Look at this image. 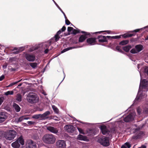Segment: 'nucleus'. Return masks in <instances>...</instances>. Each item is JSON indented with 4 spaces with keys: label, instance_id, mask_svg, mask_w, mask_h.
Returning <instances> with one entry per match:
<instances>
[{
    "label": "nucleus",
    "instance_id": "nucleus-4",
    "mask_svg": "<svg viewBox=\"0 0 148 148\" xmlns=\"http://www.w3.org/2000/svg\"><path fill=\"white\" fill-rule=\"evenodd\" d=\"M51 43V41H48L44 42L39 45L40 47H41L42 49H44L45 53L47 54L49 50H51L53 48L52 47H51L50 48H49Z\"/></svg>",
    "mask_w": 148,
    "mask_h": 148
},
{
    "label": "nucleus",
    "instance_id": "nucleus-50",
    "mask_svg": "<svg viewBox=\"0 0 148 148\" xmlns=\"http://www.w3.org/2000/svg\"><path fill=\"white\" fill-rule=\"evenodd\" d=\"M27 123L29 125H33L34 123V122L31 121H27Z\"/></svg>",
    "mask_w": 148,
    "mask_h": 148
},
{
    "label": "nucleus",
    "instance_id": "nucleus-46",
    "mask_svg": "<svg viewBox=\"0 0 148 148\" xmlns=\"http://www.w3.org/2000/svg\"><path fill=\"white\" fill-rule=\"evenodd\" d=\"M4 99L3 97H0V106H1L2 103L3 102Z\"/></svg>",
    "mask_w": 148,
    "mask_h": 148
},
{
    "label": "nucleus",
    "instance_id": "nucleus-47",
    "mask_svg": "<svg viewBox=\"0 0 148 148\" xmlns=\"http://www.w3.org/2000/svg\"><path fill=\"white\" fill-rule=\"evenodd\" d=\"M116 50L118 51L119 52H121L122 51L120 47L119 46H117L116 47Z\"/></svg>",
    "mask_w": 148,
    "mask_h": 148
},
{
    "label": "nucleus",
    "instance_id": "nucleus-41",
    "mask_svg": "<svg viewBox=\"0 0 148 148\" xmlns=\"http://www.w3.org/2000/svg\"><path fill=\"white\" fill-rule=\"evenodd\" d=\"M109 31H100V32H95L94 33H91V34H96L97 33H101L102 32H107L108 33H109Z\"/></svg>",
    "mask_w": 148,
    "mask_h": 148
},
{
    "label": "nucleus",
    "instance_id": "nucleus-23",
    "mask_svg": "<svg viewBox=\"0 0 148 148\" xmlns=\"http://www.w3.org/2000/svg\"><path fill=\"white\" fill-rule=\"evenodd\" d=\"M50 114V112L49 111H47L44 113L42 114H41V119H48L49 117L47 116Z\"/></svg>",
    "mask_w": 148,
    "mask_h": 148
},
{
    "label": "nucleus",
    "instance_id": "nucleus-45",
    "mask_svg": "<svg viewBox=\"0 0 148 148\" xmlns=\"http://www.w3.org/2000/svg\"><path fill=\"white\" fill-rule=\"evenodd\" d=\"M111 37L114 39H118L121 38V36H112Z\"/></svg>",
    "mask_w": 148,
    "mask_h": 148
},
{
    "label": "nucleus",
    "instance_id": "nucleus-16",
    "mask_svg": "<svg viewBox=\"0 0 148 148\" xmlns=\"http://www.w3.org/2000/svg\"><path fill=\"white\" fill-rule=\"evenodd\" d=\"M64 129L68 132L72 133L74 131L75 128L72 125H67L64 127Z\"/></svg>",
    "mask_w": 148,
    "mask_h": 148
},
{
    "label": "nucleus",
    "instance_id": "nucleus-37",
    "mask_svg": "<svg viewBox=\"0 0 148 148\" xmlns=\"http://www.w3.org/2000/svg\"><path fill=\"white\" fill-rule=\"evenodd\" d=\"M20 50V49H18L17 48L15 47L13 49L12 51H15V52H13L12 53H14L15 54H18L19 53V51Z\"/></svg>",
    "mask_w": 148,
    "mask_h": 148
},
{
    "label": "nucleus",
    "instance_id": "nucleus-36",
    "mask_svg": "<svg viewBox=\"0 0 148 148\" xmlns=\"http://www.w3.org/2000/svg\"><path fill=\"white\" fill-rule=\"evenodd\" d=\"M129 42V41L128 40H125L121 41L119 43V44L121 45H124L127 44Z\"/></svg>",
    "mask_w": 148,
    "mask_h": 148
},
{
    "label": "nucleus",
    "instance_id": "nucleus-19",
    "mask_svg": "<svg viewBox=\"0 0 148 148\" xmlns=\"http://www.w3.org/2000/svg\"><path fill=\"white\" fill-rule=\"evenodd\" d=\"M111 37L110 36H98V41L100 42H103L107 41V38Z\"/></svg>",
    "mask_w": 148,
    "mask_h": 148
},
{
    "label": "nucleus",
    "instance_id": "nucleus-14",
    "mask_svg": "<svg viewBox=\"0 0 148 148\" xmlns=\"http://www.w3.org/2000/svg\"><path fill=\"white\" fill-rule=\"evenodd\" d=\"M66 143L64 140H59L57 142V146L58 148H65Z\"/></svg>",
    "mask_w": 148,
    "mask_h": 148
},
{
    "label": "nucleus",
    "instance_id": "nucleus-32",
    "mask_svg": "<svg viewBox=\"0 0 148 148\" xmlns=\"http://www.w3.org/2000/svg\"><path fill=\"white\" fill-rule=\"evenodd\" d=\"M14 93V92L13 91H8L7 92H4V95L6 96H8L9 95H13Z\"/></svg>",
    "mask_w": 148,
    "mask_h": 148
},
{
    "label": "nucleus",
    "instance_id": "nucleus-63",
    "mask_svg": "<svg viewBox=\"0 0 148 148\" xmlns=\"http://www.w3.org/2000/svg\"><path fill=\"white\" fill-rule=\"evenodd\" d=\"M43 94L44 95H46V94H45V92H43Z\"/></svg>",
    "mask_w": 148,
    "mask_h": 148
},
{
    "label": "nucleus",
    "instance_id": "nucleus-1",
    "mask_svg": "<svg viewBox=\"0 0 148 148\" xmlns=\"http://www.w3.org/2000/svg\"><path fill=\"white\" fill-rule=\"evenodd\" d=\"M141 78V75L140 72L139 71ZM148 82L145 79H144L142 81L141 80V78L139 86V88L138 91L137 95L135 101H140L146 97H147V95L145 94V92H143L141 94L140 93L141 88V87L143 90L144 91H147L148 90Z\"/></svg>",
    "mask_w": 148,
    "mask_h": 148
},
{
    "label": "nucleus",
    "instance_id": "nucleus-62",
    "mask_svg": "<svg viewBox=\"0 0 148 148\" xmlns=\"http://www.w3.org/2000/svg\"><path fill=\"white\" fill-rule=\"evenodd\" d=\"M22 85V84H19V85H18V86H21Z\"/></svg>",
    "mask_w": 148,
    "mask_h": 148
},
{
    "label": "nucleus",
    "instance_id": "nucleus-7",
    "mask_svg": "<svg viewBox=\"0 0 148 148\" xmlns=\"http://www.w3.org/2000/svg\"><path fill=\"white\" fill-rule=\"evenodd\" d=\"M98 142L104 146H108L110 145L109 140L107 137H103L99 138Z\"/></svg>",
    "mask_w": 148,
    "mask_h": 148
},
{
    "label": "nucleus",
    "instance_id": "nucleus-3",
    "mask_svg": "<svg viewBox=\"0 0 148 148\" xmlns=\"http://www.w3.org/2000/svg\"><path fill=\"white\" fill-rule=\"evenodd\" d=\"M27 101L30 103H36L38 102L39 97L38 96L33 92H29L28 93L27 97Z\"/></svg>",
    "mask_w": 148,
    "mask_h": 148
},
{
    "label": "nucleus",
    "instance_id": "nucleus-9",
    "mask_svg": "<svg viewBox=\"0 0 148 148\" xmlns=\"http://www.w3.org/2000/svg\"><path fill=\"white\" fill-rule=\"evenodd\" d=\"M26 148H36L37 147L35 143L31 140H28L26 141Z\"/></svg>",
    "mask_w": 148,
    "mask_h": 148
},
{
    "label": "nucleus",
    "instance_id": "nucleus-5",
    "mask_svg": "<svg viewBox=\"0 0 148 148\" xmlns=\"http://www.w3.org/2000/svg\"><path fill=\"white\" fill-rule=\"evenodd\" d=\"M24 143L23 137L21 136L16 141L12 144V146L14 148H18L20 146V144L23 145H24Z\"/></svg>",
    "mask_w": 148,
    "mask_h": 148
},
{
    "label": "nucleus",
    "instance_id": "nucleus-56",
    "mask_svg": "<svg viewBox=\"0 0 148 148\" xmlns=\"http://www.w3.org/2000/svg\"><path fill=\"white\" fill-rule=\"evenodd\" d=\"M121 148H127V147L125 145H123L121 146Z\"/></svg>",
    "mask_w": 148,
    "mask_h": 148
},
{
    "label": "nucleus",
    "instance_id": "nucleus-13",
    "mask_svg": "<svg viewBox=\"0 0 148 148\" xmlns=\"http://www.w3.org/2000/svg\"><path fill=\"white\" fill-rule=\"evenodd\" d=\"M81 33L84 34L85 36L81 35L79 37V42H83L86 39L87 37L86 36L91 35V34L89 32H87L84 31H82Z\"/></svg>",
    "mask_w": 148,
    "mask_h": 148
},
{
    "label": "nucleus",
    "instance_id": "nucleus-31",
    "mask_svg": "<svg viewBox=\"0 0 148 148\" xmlns=\"http://www.w3.org/2000/svg\"><path fill=\"white\" fill-rule=\"evenodd\" d=\"M52 107L54 111L56 114H58L59 113V110L54 105H52Z\"/></svg>",
    "mask_w": 148,
    "mask_h": 148
},
{
    "label": "nucleus",
    "instance_id": "nucleus-10",
    "mask_svg": "<svg viewBox=\"0 0 148 148\" xmlns=\"http://www.w3.org/2000/svg\"><path fill=\"white\" fill-rule=\"evenodd\" d=\"M135 113L133 112L126 116L124 119V121L125 122H128L132 121L134 119L135 115Z\"/></svg>",
    "mask_w": 148,
    "mask_h": 148
},
{
    "label": "nucleus",
    "instance_id": "nucleus-26",
    "mask_svg": "<svg viewBox=\"0 0 148 148\" xmlns=\"http://www.w3.org/2000/svg\"><path fill=\"white\" fill-rule=\"evenodd\" d=\"M39 48H40L39 45H35L34 46H33L30 47L29 49V51L30 52L33 51L38 49Z\"/></svg>",
    "mask_w": 148,
    "mask_h": 148
},
{
    "label": "nucleus",
    "instance_id": "nucleus-54",
    "mask_svg": "<svg viewBox=\"0 0 148 148\" xmlns=\"http://www.w3.org/2000/svg\"><path fill=\"white\" fill-rule=\"evenodd\" d=\"M145 71L148 75V68H147L145 69Z\"/></svg>",
    "mask_w": 148,
    "mask_h": 148
},
{
    "label": "nucleus",
    "instance_id": "nucleus-27",
    "mask_svg": "<svg viewBox=\"0 0 148 148\" xmlns=\"http://www.w3.org/2000/svg\"><path fill=\"white\" fill-rule=\"evenodd\" d=\"M29 118L28 117H27L25 116H23L18 118L16 120L18 122H20L24 120H28Z\"/></svg>",
    "mask_w": 148,
    "mask_h": 148
},
{
    "label": "nucleus",
    "instance_id": "nucleus-28",
    "mask_svg": "<svg viewBox=\"0 0 148 148\" xmlns=\"http://www.w3.org/2000/svg\"><path fill=\"white\" fill-rule=\"evenodd\" d=\"M13 106L16 112H18L20 111V108L18 105L15 103H14Z\"/></svg>",
    "mask_w": 148,
    "mask_h": 148
},
{
    "label": "nucleus",
    "instance_id": "nucleus-60",
    "mask_svg": "<svg viewBox=\"0 0 148 148\" xmlns=\"http://www.w3.org/2000/svg\"><path fill=\"white\" fill-rule=\"evenodd\" d=\"M140 65L139 64L138 65V69H139V68H140Z\"/></svg>",
    "mask_w": 148,
    "mask_h": 148
},
{
    "label": "nucleus",
    "instance_id": "nucleus-61",
    "mask_svg": "<svg viewBox=\"0 0 148 148\" xmlns=\"http://www.w3.org/2000/svg\"><path fill=\"white\" fill-rule=\"evenodd\" d=\"M79 121V122H80V123H83V124H84V122H82V121Z\"/></svg>",
    "mask_w": 148,
    "mask_h": 148
},
{
    "label": "nucleus",
    "instance_id": "nucleus-8",
    "mask_svg": "<svg viewBox=\"0 0 148 148\" xmlns=\"http://www.w3.org/2000/svg\"><path fill=\"white\" fill-rule=\"evenodd\" d=\"M143 49V46L142 45H136L135 48L132 49L130 52L133 54L137 53Z\"/></svg>",
    "mask_w": 148,
    "mask_h": 148
},
{
    "label": "nucleus",
    "instance_id": "nucleus-24",
    "mask_svg": "<svg viewBox=\"0 0 148 148\" xmlns=\"http://www.w3.org/2000/svg\"><path fill=\"white\" fill-rule=\"evenodd\" d=\"M81 47H80V46H76V47H68V48H65V49H64L63 50H62L61 51V53H64L67 51H68L70 50H71V49H73L78 48Z\"/></svg>",
    "mask_w": 148,
    "mask_h": 148
},
{
    "label": "nucleus",
    "instance_id": "nucleus-12",
    "mask_svg": "<svg viewBox=\"0 0 148 148\" xmlns=\"http://www.w3.org/2000/svg\"><path fill=\"white\" fill-rule=\"evenodd\" d=\"M25 56L26 59L29 62H33L36 59L35 56L34 54L26 53Z\"/></svg>",
    "mask_w": 148,
    "mask_h": 148
},
{
    "label": "nucleus",
    "instance_id": "nucleus-42",
    "mask_svg": "<svg viewBox=\"0 0 148 148\" xmlns=\"http://www.w3.org/2000/svg\"><path fill=\"white\" fill-rule=\"evenodd\" d=\"M125 146L127 147V148H130L131 147V144L129 143H126L125 144Z\"/></svg>",
    "mask_w": 148,
    "mask_h": 148
},
{
    "label": "nucleus",
    "instance_id": "nucleus-17",
    "mask_svg": "<svg viewBox=\"0 0 148 148\" xmlns=\"http://www.w3.org/2000/svg\"><path fill=\"white\" fill-rule=\"evenodd\" d=\"M47 130L53 133L57 134L58 133V129L57 128L53 127L48 126L47 127Z\"/></svg>",
    "mask_w": 148,
    "mask_h": 148
},
{
    "label": "nucleus",
    "instance_id": "nucleus-20",
    "mask_svg": "<svg viewBox=\"0 0 148 148\" xmlns=\"http://www.w3.org/2000/svg\"><path fill=\"white\" fill-rule=\"evenodd\" d=\"M96 39L95 38H91L87 39V42L89 45H93L95 44Z\"/></svg>",
    "mask_w": 148,
    "mask_h": 148
},
{
    "label": "nucleus",
    "instance_id": "nucleus-29",
    "mask_svg": "<svg viewBox=\"0 0 148 148\" xmlns=\"http://www.w3.org/2000/svg\"><path fill=\"white\" fill-rule=\"evenodd\" d=\"M16 100L19 102H20L22 100V96L20 94H18L16 96Z\"/></svg>",
    "mask_w": 148,
    "mask_h": 148
},
{
    "label": "nucleus",
    "instance_id": "nucleus-40",
    "mask_svg": "<svg viewBox=\"0 0 148 148\" xmlns=\"http://www.w3.org/2000/svg\"><path fill=\"white\" fill-rule=\"evenodd\" d=\"M77 130L79 131V132L80 133H81L82 134H84L85 133L84 132L83 130L81 128L79 127L77 128Z\"/></svg>",
    "mask_w": 148,
    "mask_h": 148
},
{
    "label": "nucleus",
    "instance_id": "nucleus-35",
    "mask_svg": "<svg viewBox=\"0 0 148 148\" xmlns=\"http://www.w3.org/2000/svg\"><path fill=\"white\" fill-rule=\"evenodd\" d=\"M32 118L35 119H38L39 118H41V114H39L34 115L32 116Z\"/></svg>",
    "mask_w": 148,
    "mask_h": 148
},
{
    "label": "nucleus",
    "instance_id": "nucleus-57",
    "mask_svg": "<svg viewBox=\"0 0 148 148\" xmlns=\"http://www.w3.org/2000/svg\"><path fill=\"white\" fill-rule=\"evenodd\" d=\"M64 77L63 79H62V81L60 83V84H59V85H60V84L63 81V80H64V79L65 77V74H64Z\"/></svg>",
    "mask_w": 148,
    "mask_h": 148
},
{
    "label": "nucleus",
    "instance_id": "nucleus-58",
    "mask_svg": "<svg viewBox=\"0 0 148 148\" xmlns=\"http://www.w3.org/2000/svg\"><path fill=\"white\" fill-rule=\"evenodd\" d=\"M61 12L63 14V15L65 14L64 13L63 11L61 9V10H60Z\"/></svg>",
    "mask_w": 148,
    "mask_h": 148
},
{
    "label": "nucleus",
    "instance_id": "nucleus-38",
    "mask_svg": "<svg viewBox=\"0 0 148 148\" xmlns=\"http://www.w3.org/2000/svg\"><path fill=\"white\" fill-rule=\"evenodd\" d=\"M87 131L89 135H91L92 134L93 131L92 130L88 129H87Z\"/></svg>",
    "mask_w": 148,
    "mask_h": 148
},
{
    "label": "nucleus",
    "instance_id": "nucleus-48",
    "mask_svg": "<svg viewBox=\"0 0 148 148\" xmlns=\"http://www.w3.org/2000/svg\"><path fill=\"white\" fill-rule=\"evenodd\" d=\"M53 1L56 5V6L60 10H61V8H60V7L59 6V5L57 4L55 2V1L54 0H52Z\"/></svg>",
    "mask_w": 148,
    "mask_h": 148
},
{
    "label": "nucleus",
    "instance_id": "nucleus-33",
    "mask_svg": "<svg viewBox=\"0 0 148 148\" xmlns=\"http://www.w3.org/2000/svg\"><path fill=\"white\" fill-rule=\"evenodd\" d=\"M30 65L33 69H35L37 66V64L36 62L30 63Z\"/></svg>",
    "mask_w": 148,
    "mask_h": 148
},
{
    "label": "nucleus",
    "instance_id": "nucleus-59",
    "mask_svg": "<svg viewBox=\"0 0 148 148\" xmlns=\"http://www.w3.org/2000/svg\"><path fill=\"white\" fill-rule=\"evenodd\" d=\"M64 18H65V20L67 19V17H66L65 14H64Z\"/></svg>",
    "mask_w": 148,
    "mask_h": 148
},
{
    "label": "nucleus",
    "instance_id": "nucleus-11",
    "mask_svg": "<svg viewBox=\"0 0 148 148\" xmlns=\"http://www.w3.org/2000/svg\"><path fill=\"white\" fill-rule=\"evenodd\" d=\"M144 135L143 132L138 131L132 137V139L134 140L142 138Z\"/></svg>",
    "mask_w": 148,
    "mask_h": 148
},
{
    "label": "nucleus",
    "instance_id": "nucleus-43",
    "mask_svg": "<svg viewBox=\"0 0 148 148\" xmlns=\"http://www.w3.org/2000/svg\"><path fill=\"white\" fill-rule=\"evenodd\" d=\"M143 29V28H140V29H136L133 31H131L130 32H138L140 31V30H141V29Z\"/></svg>",
    "mask_w": 148,
    "mask_h": 148
},
{
    "label": "nucleus",
    "instance_id": "nucleus-44",
    "mask_svg": "<svg viewBox=\"0 0 148 148\" xmlns=\"http://www.w3.org/2000/svg\"><path fill=\"white\" fill-rule=\"evenodd\" d=\"M137 111L138 114L140 115L141 113V110L140 108H138L137 109Z\"/></svg>",
    "mask_w": 148,
    "mask_h": 148
},
{
    "label": "nucleus",
    "instance_id": "nucleus-52",
    "mask_svg": "<svg viewBox=\"0 0 148 148\" xmlns=\"http://www.w3.org/2000/svg\"><path fill=\"white\" fill-rule=\"evenodd\" d=\"M145 113H147L148 112V108H147L146 109H144V112Z\"/></svg>",
    "mask_w": 148,
    "mask_h": 148
},
{
    "label": "nucleus",
    "instance_id": "nucleus-18",
    "mask_svg": "<svg viewBox=\"0 0 148 148\" xmlns=\"http://www.w3.org/2000/svg\"><path fill=\"white\" fill-rule=\"evenodd\" d=\"M67 31L69 32L72 31V33L74 34H75L80 32V31L79 29H74L72 27H68L67 28Z\"/></svg>",
    "mask_w": 148,
    "mask_h": 148
},
{
    "label": "nucleus",
    "instance_id": "nucleus-64",
    "mask_svg": "<svg viewBox=\"0 0 148 148\" xmlns=\"http://www.w3.org/2000/svg\"><path fill=\"white\" fill-rule=\"evenodd\" d=\"M146 56L148 57V52L146 54Z\"/></svg>",
    "mask_w": 148,
    "mask_h": 148
},
{
    "label": "nucleus",
    "instance_id": "nucleus-15",
    "mask_svg": "<svg viewBox=\"0 0 148 148\" xmlns=\"http://www.w3.org/2000/svg\"><path fill=\"white\" fill-rule=\"evenodd\" d=\"M66 29V27L64 26L62 27V29H60L57 33L56 35L55 36V40L56 41H57L60 38V37L59 36L60 34L63 32H64Z\"/></svg>",
    "mask_w": 148,
    "mask_h": 148
},
{
    "label": "nucleus",
    "instance_id": "nucleus-21",
    "mask_svg": "<svg viewBox=\"0 0 148 148\" xmlns=\"http://www.w3.org/2000/svg\"><path fill=\"white\" fill-rule=\"evenodd\" d=\"M7 118L6 114L5 112H0V123L4 121Z\"/></svg>",
    "mask_w": 148,
    "mask_h": 148
},
{
    "label": "nucleus",
    "instance_id": "nucleus-2",
    "mask_svg": "<svg viewBox=\"0 0 148 148\" xmlns=\"http://www.w3.org/2000/svg\"><path fill=\"white\" fill-rule=\"evenodd\" d=\"M42 140L46 144H52L55 143L56 138L55 136L53 134H47L43 136Z\"/></svg>",
    "mask_w": 148,
    "mask_h": 148
},
{
    "label": "nucleus",
    "instance_id": "nucleus-6",
    "mask_svg": "<svg viewBox=\"0 0 148 148\" xmlns=\"http://www.w3.org/2000/svg\"><path fill=\"white\" fill-rule=\"evenodd\" d=\"M16 135V132L15 130H10L4 137L6 139L10 140L14 139Z\"/></svg>",
    "mask_w": 148,
    "mask_h": 148
},
{
    "label": "nucleus",
    "instance_id": "nucleus-53",
    "mask_svg": "<svg viewBox=\"0 0 148 148\" xmlns=\"http://www.w3.org/2000/svg\"><path fill=\"white\" fill-rule=\"evenodd\" d=\"M4 77L3 75L1 76V77H0V81L2 80L4 78Z\"/></svg>",
    "mask_w": 148,
    "mask_h": 148
},
{
    "label": "nucleus",
    "instance_id": "nucleus-39",
    "mask_svg": "<svg viewBox=\"0 0 148 148\" xmlns=\"http://www.w3.org/2000/svg\"><path fill=\"white\" fill-rule=\"evenodd\" d=\"M22 80V79H21L18 81H17V82H13V83H12L11 84H10L8 86V87H10L11 86H12L13 85H14L16 84H17V83H18L19 82H20V81H21V80Z\"/></svg>",
    "mask_w": 148,
    "mask_h": 148
},
{
    "label": "nucleus",
    "instance_id": "nucleus-51",
    "mask_svg": "<svg viewBox=\"0 0 148 148\" xmlns=\"http://www.w3.org/2000/svg\"><path fill=\"white\" fill-rule=\"evenodd\" d=\"M58 119V117L56 116H54L53 118V119H54V120L56 121H59V119Z\"/></svg>",
    "mask_w": 148,
    "mask_h": 148
},
{
    "label": "nucleus",
    "instance_id": "nucleus-49",
    "mask_svg": "<svg viewBox=\"0 0 148 148\" xmlns=\"http://www.w3.org/2000/svg\"><path fill=\"white\" fill-rule=\"evenodd\" d=\"M65 23L67 25H69L70 23V22L67 19L65 20Z\"/></svg>",
    "mask_w": 148,
    "mask_h": 148
},
{
    "label": "nucleus",
    "instance_id": "nucleus-34",
    "mask_svg": "<svg viewBox=\"0 0 148 148\" xmlns=\"http://www.w3.org/2000/svg\"><path fill=\"white\" fill-rule=\"evenodd\" d=\"M133 36V34H124L123 35L121 36L123 37L124 38H126L127 37H131Z\"/></svg>",
    "mask_w": 148,
    "mask_h": 148
},
{
    "label": "nucleus",
    "instance_id": "nucleus-30",
    "mask_svg": "<svg viewBox=\"0 0 148 148\" xmlns=\"http://www.w3.org/2000/svg\"><path fill=\"white\" fill-rule=\"evenodd\" d=\"M131 46H127L123 47V50L126 52H128L130 49H131Z\"/></svg>",
    "mask_w": 148,
    "mask_h": 148
},
{
    "label": "nucleus",
    "instance_id": "nucleus-55",
    "mask_svg": "<svg viewBox=\"0 0 148 148\" xmlns=\"http://www.w3.org/2000/svg\"><path fill=\"white\" fill-rule=\"evenodd\" d=\"M142 148H146V147L145 145H143L141 146Z\"/></svg>",
    "mask_w": 148,
    "mask_h": 148
},
{
    "label": "nucleus",
    "instance_id": "nucleus-22",
    "mask_svg": "<svg viewBox=\"0 0 148 148\" xmlns=\"http://www.w3.org/2000/svg\"><path fill=\"white\" fill-rule=\"evenodd\" d=\"M77 139L81 140H83L85 141H88V139L87 137L81 135H79L77 137Z\"/></svg>",
    "mask_w": 148,
    "mask_h": 148
},
{
    "label": "nucleus",
    "instance_id": "nucleus-25",
    "mask_svg": "<svg viewBox=\"0 0 148 148\" xmlns=\"http://www.w3.org/2000/svg\"><path fill=\"white\" fill-rule=\"evenodd\" d=\"M101 129L102 133L103 135H106L107 133V131L106 127L105 126H102L101 127Z\"/></svg>",
    "mask_w": 148,
    "mask_h": 148
}]
</instances>
